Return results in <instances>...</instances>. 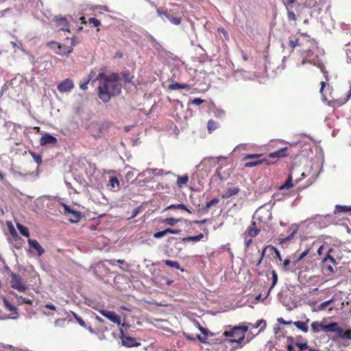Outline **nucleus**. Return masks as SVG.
Segmentation results:
<instances>
[{
    "label": "nucleus",
    "mask_w": 351,
    "mask_h": 351,
    "mask_svg": "<svg viewBox=\"0 0 351 351\" xmlns=\"http://www.w3.org/2000/svg\"><path fill=\"white\" fill-rule=\"evenodd\" d=\"M267 250H270V248H268V246H267V247H265L262 250V252H261V256L260 259L258 260V263H257V264H256V265H257V266H258V265L261 263L262 260H263V257H264V256H265V251H266Z\"/></svg>",
    "instance_id": "6e6d98bb"
},
{
    "label": "nucleus",
    "mask_w": 351,
    "mask_h": 351,
    "mask_svg": "<svg viewBox=\"0 0 351 351\" xmlns=\"http://www.w3.org/2000/svg\"><path fill=\"white\" fill-rule=\"evenodd\" d=\"M268 248H270L271 251H274V253H275L276 257L278 258V260L282 261L280 253L279 250L277 248H276L275 247L271 246V245H268Z\"/></svg>",
    "instance_id": "de8ad7c7"
},
{
    "label": "nucleus",
    "mask_w": 351,
    "mask_h": 351,
    "mask_svg": "<svg viewBox=\"0 0 351 351\" xmlns=\"http://www.w3.org/2000/svg\"><path fill=\"white\" fill-rule=\"evenodd\" d=\"M97 79L102 80L97 88V94L99 98L104 103L108 102L112 97L121 93L122 86L117 73L106 75L101 73L99 74Z\"/></svg>",
    "instance_id": "f257e3e1"
},
{
    "label": "nucleus",
    "mask_w": 351,
    "mask_h": 351,
    "mask_svg": "<svg viewBox=\"0 0 351 351\" xmlns=\"http://www.w3.org/2000/svg\"><path fill=\"white\" fill-rule=\"evenodd\" d=\"M176 208L185 210L188 213H191V211L189 209H188L186 206L183 204H176Z\"/></svg>",
    "instance_id": "bf43d9fd"
},
{
    "label": "nucleus",
    "mask_w": 351,
    "mask_h": 351,
    "mask_svg": "<svg viewBox=\"0 0 351 351\" xmlns=\"http://www.w3.org/2000/svg\"><path fill=\"white\" fill-rule=\"evenodd\" d=\"M11 287L21 292H24L27 289V287L23 283L21 278L16 274L10 271Z\"/></svg>",
    "instance_id": "39448f33"
},
{
    "label": "nucleus",
    "mask_w": 351,
    "mask_h": 351,
    "mask_svg": "<svg viewBox=\"0 0 351 351\" xmlns=\"http://www.w3.org/2000/svg\"><path fill=\"white\" fill-rule=\"evenodd\" d=\"M157 14L160 16H161L163 20L165 19L164 18H165V19H167L168 21H169L173 25H178L181 23V20H180V18L174 17V16L170 15L167 12H162L160 10H157Z\"/></svg>",
    "instance_id": "ddd939ff"
},
{
    "label": "nucleus",
    "mask_w": 351,
    "mask_h": 351,
    "mask_svg": "<svg viewBox=\"0 0 351 351\" xmlns=\"http://www.w3.org/2000/svg\"><path fill=\"white\" fill-rule=\"evenodd\" d=\"M78 43H79V41L77 39V38L73 37L71 38V43L70 47H72V49H73V47L76 46Z\"/></svg>",
    "instance_id": "338daca9"
},
{
    "label": "nucleus",
    "mask_w": 351,
    "mask_h": 351,
    "mask_svg": "<svg viewBox=\"0 0 351 351\" xmlns=\"http://www.w3.org/2000/svg\"><path fill=\"white\" fill-rule=\"evenodd\" d=\"M306 63H311V64H313L314 66L320 69L321 71L324 75L326 80H328V72L324 69V66L322 60H321L317 56L316 57V58H312V59L309 58L308 60L304 59L302 61L301 65H304Z\"/></svg>",
    "instance_id": "423d86ee"
},
{
    "label": "nucleus",
    "mask_w": 351,
    "mask_h": 351,
    "mask_svg": "<svg viewBox=\"0 0 351 351\" xmlns=\"http://www.w3.org/2000/svg\"><path fill=\"white\" fill-rule=\"evenodd\" d=\"M180 221V219H175V218H173V217H169V218H166L163 221V222L165 223L166 224L169 225V226H173L176 224Z\"/></svg>",
    "instance_id": "4c0bfd02"
},
{
    "label": "nucleus",
    "mask_w": 351,
    "mask_h": 351,
    "mask_svg": "<svg viewBox=\"0 0 351 351\" xmlns=\"http://www.w3.org/2000/svg\"><path fill=\"white\" fill-rule=\"evenodd\" d=\"M295 346L298 348L299 351H304L306 349H308V346L306 343L296 342Z\"/></svg>",
    "instance_id": "37998d69"
},
{
    "label": "nucleus",
    "mask_w": 351,
    "mask_h": 351,
    "mask_svg": "<svg viewBox=\"0 0 351 351\" xmlns=\"http://www.w3.org/2000/svg\"><path fill=\"white\" fill-rule=\"evenodd\" d=\"M123 77L126 82H131L133 76L131 75L129 73H124L123 74Z\"/></svg>",
    "instance_id": "603ef678"
},
{
    "label": "nucleus",
    "mask_w": 351,
    "mask_h": 351,
    "mask_svg": "<svg viewBox=\"0 0 351 351\" xmlns=\"http://www.w3.org/2000/svg\"><path fill=\"white\" fill-rule=\"evenodd\" d=\"M262 156V154H251L245 155L243 160L247 161L245 163V167H254L260 165L265 163L267 165H269L273 164L272 162H270L266 158L258 159Z\"/></svg>",
    "instance_id": "7ed1b4c3"
},
{
    "label": "nucleus",
    "mask_w": 351,
    "mask_h": 351,
    "mask_svg": "<svg viewBox=\"0 0 351 351\" xmlns=\"http://www.w3.org/2000/svg\"><path fill=\"white\" fill-rule=\"evenodd\" d=\"M167 234V232H166V229L164 230H162V231H159V232H155L154 234V237L156 238V239H160L165 236H166Z\"/></svg>",
    "instance_id": "49530a36"
},
{
    "label": "nucleus",
    "mask_w": 351,
    "mask_h": 351,
    "mask_svg": "<svg viewBox=\"0 0 351 351\" xmlns=\"http://www.w3.org/2000/svg\"><path fill=\"white\" fill-rule=\"evenodd\" d=\"M309 251H310V249H306V250H304L303 252H302L297 258L296 259L293 261V263L294 265H296L298 262H300V261H302L307 254H308L309 253Z\"/></svg>",
    "instance_id": "e433bc0d"
},
{
    "label": "nucleus",
    "mask_w": 351,
    "mask_h": 351,
    "mask_svg": "<svg viewBox=\"0 0 351 351\" xmlns=\"http://www.w3.org/2000/svg\"><path fill=\"white\" fill-rule=\"evenodd\" d=\"M16 228L21 235L25 237H29V229L26 226L21 225L20 223H17Z\"/></svg>",
    "instance_id": "cd10ccee"
},
{
    "label": "nucleus",
    "mask_w": 351,
    "mask_h": 351,
    "mask_svg": "<svg viewBox=\"0 0 351 351\" xmlns=\"http://www.w3.org/2000/svg\"><path fill=\"white\" fill-rule=\"evenodd\" d=\"M248 330V326H234L229 331H225L223 335L226 337H231L234 339H230V342L231 343H237L239 344V348L243 346V345L246 344L249 342V340L244 341L245 339V333Z\"/></svg>",
    "instance_id": "f03ea898"
},
{
    "label": "nucleus",
    "mask_w": 351,
    "mask_h": 351,
    "mask_svg": "<svg viewBox=\"0 0 351 351\" xmlns=\"http://www.w3.org/2000/svg\"><path fill=\"white\" fill-rule=\"evenodd\" d=\"M99 313L103 316H104L108 319H109L110 322H112L114 324H117V325L121 324V317L119 315H117L114 312L108 311V310L101 309V310H99Z\"/></svg>",
    "instance_id": "1a4fd4ad"
},
{
    "label": "nucleus",
    "mask_w": 351,
    "mask_h": 351,
    "mask_svg": "<svg viewBox=\"0 0 351 351\" xmlns=\"http://www.w3.org/2000/svg\"><path fill=\"white\" fill-rule=\"evenodd\" d=\"M277 321L280 324H285V325H290L292 323L291 321H289V322L285 321L282 317L278 318Z\"/></svg>",
    "instance_id": "052dcab7"
},
{
    "label": "nucleus",
    "mask_w": 351,
    "mask_h": 351,
    "mask_svg": "<svg viewBox=\"0 0 351 351\" xmlns=\"http://www.w3.org/2000/svg\"><path fill=\"white\" fill-rule=\"evenodd\" d=\"M219 127V124L217 122L210 119L208 121V130L209 132H212L213 130H216Z\"/></svg>",
    "instance_id": "72a5a7b5"
},
{
    "label": "nucleus",
    "mask_w": 351,
    "mask_h": 351,
    "mask_svg": "<svg viewBox=\"0 0 351 351\" xmlns=\"http://www.w3.org/2000/svg\"><path fill=\"white\" fill-rule=\"evenodd\" d=\"M203 237H204V234L202 233H200L196 236L185 237L182 239V241L184 242L186 241H191L197 242V241H200Z\"/></svg>",
    "instance_id": "f704fd0d"
},
{
    "label": "nucleus",
    "mask_w": 351,
    "mask_h": 351,
    "mask_svg": "<svg viewBox=\"0 0 351 351\" xmlns=\"http://www.w3.org/2000/svg\"><path fill=\"white\" fill-rule=\"evenodd\" d=\"M287 147L279 149L278 150L271 152L269 154L270 158H279L286 156Z\"/></svg>",
    "instance_id": "aec40b11"
},
{
    "label": "nucleus",
    "mask_w": 351,
    "mask_h": 351,
    "mask_svg": "<svg viewBox=\"0 0 351 351\" xmlns=\"http://www.w3.org/2000/svg\"><path fill=\"white\" fill-rule=\"evenodd\" d=\"M49 46L54 50L56 53L60 56H68L73 51L72 47L60 45L58 43L52 41L49 43Z\"/></svg>",
    "instance_id": "20e7f679"
},
{
    "label": "nucleus",
    "mask_w": 351,
    "mask_h": 351,
    "mask_svg": "<svg viewBox=\"0 0 351 351\" xmlns=\"http://www.w3.org/2000/svg\"><path fill=\"white\" fill-rule=\"evenodd\" d=\"M328 260H330L333 264H336V261L335 259L330 256L328 254H327V256L323 259V262H326V261Z\"/></svg>",
    "instance_id": "0e129e2a"
},
{
    "label": "nucleus",
    "mask_w": 351,
    "mask_h": 351,
    "mask_svg": "<svg viewBox=\"0 0 351 351\" xmlns=\"http://www.w3.org/2000/svg\"><path fill=\"white\" fill-rule=\"evenodd\" d=\"M258 232H259V230L256 227L251 226L248 228V234L251 237H256L258 234Z\"/></svg>",
    "instance_id": "a19ab883"
},
{
    "label": "nucleus",
    "mask_w": 351,
    "mask_h": 351,
    "mask_svg": "<svg viewBox=\"0 0 351 351\" xmlns=\"http://www.w3.org/2000/svg\"><path fill=\"white\" fill-rule=\"evenodd\" d=\"M27 242L31 247L35 249L37 251L39 256H41L44 254L45 250L36 240L29 239Z\"/></svg>",
    "instance_id": "4468645a"
},
{
    "label": "nucleus",
    "mask_w": 351,
    "mask_h": 351,
    "mask_svg": "<svg viewBox=\"0 0 351 351\" xmlns=\"http://www.w3.org/2000/svg\"><path fill=\"white\" fill-rule=\"evenodd\" d=\"M203 102H204V100L200 98H195L191 101V104H193L195 106H199V105L202 104Z\"/></svg>",
    "instance_id": "4d7b16f0"
},
{
    "label": "nucleus",
    "mask_w": 351,
    "mask_h": 351,
    "mask_svg": "<svg viewBox=\"0 0 351 351\" xmlns=\"http://www.w3.org/2000/svg\"><path fill=\"white\" fill-rule=\"evenodd\" d=\"M188 180L189 177L187 175L183 176H178L177 180V185L178 186V187L182 188L184 184H186Z\"/></svg>",
    "instance_id": "473e14b6"
},
{
    "label": "nucleus",
    "mask_w": 351,
    "mask_h": 351,
    "mask_svg": "<svg viewBox=\"0 0 351 351\" xmlns=\"http://www.w3.org/2000/svg\"><path fill=\"white\" fill-rule=\"evenodd\" d=\"M90 80V78L89 77L88 79H87L85 82H84L83 83H82L80 85V87L82 90H86L88 88V84L89 83Z\"/></svg>",
    "instance_id": "864d4df0"
},
{
    "label": "nucleus",
    "mask_w": 351,
    "mask_h": 351,
    "mask_svg": "<svg viewBox=\"0 0 351 351\" xmlns=\"http://www.w3.org/2000/svg\"><path fill=\"white\" fill-rule=\"evenodd\" d=\"M341 339L350 340L351 339V329H348L346 331L343 330Z\"/></svg>",
    "instance_id": "a18cd8bd"
},
{
    "label": "nucleus",
    "mask_w": 351,
    "mask_h": 351,
    "mask_svg": "<svg viewBox=\"0 0 351 351\" xmlns=\"http://www.w3.org/2000/svg\"><path fill=\"white\" fill-rule=\"evenodd\" d=\"M240 189L239 187L229 188L222 194V197L223 199L230 198V197L237 195Z\"/></svg>",
    "instance_id": "6ab92c4d"
},
{
    "label": "nucleus",
    "mask_w": 351,
    "mask_h": 351,
    "mask_svg": "<svg viewBox=\"0 0 351 351\" xmlns=\"http://www.w3.org/2000/svg\"><path fill=\"white\" fill-rule=\"evenodd\" d=\"M215 114L218 118H222L225 115V111L221 109H217L215 111Z\"/></svg>",
    "instance_id": "3c124183"
},
{
    "label": "nucleus",
    "mask_w": 351,
    "mask_h": 351,
    "mask_svg": "<svg viewBox=\"0 0 351 351\" xmlns=\"http://www.w3.org/2000/svg\"><path fill=\"white\" fill-rule=\"evenodd\" d=\"M218 32H221L223 35V36H224V38H225V39L226 40H229L228 34L227 32L225 30L224 28H222V27L221 28H219L218 29Z\"/></svg>",
    "instance_id": "13d9d810"
},
{
    "label": "nucleus",
    "mask_w": 351,
    "mask_h": 351,
    "mask_svg": "<svg viewBox=\"0 0 351 351\" xmlns=\"http://www.w3.org/2000/svg\"><path fill=\"white\" fill-rule=\"evenodd\" d=\"M4 304L7 309H8L10 311L14 312L15 314H17L16 308L12 305L6 299L3 300Z\"/></svg>",
    "instance_id": "79ce46f5"
},
{
    "label": "nucleus",
    "mask_w": 351,
    "mask_h": 351,
    "mask_svg": "<svg viewBox=\"0 0 351 351\" xmlns=\"http://www.w3.org/2000/svg\"><path fill=\"white\" fill-rule=\"evenodd\" d=\"M191 88V86L189 84L186 83H178L175 82L172 83L169 86V88L171 90H178V89H186L189 90Z\"/></svg>",
    "instance_id": "a211bd4d"
},
{
    "label": "nucleus",
    "mask_w": 351,
    "mask_h": 351,
    "mask_svg": "<svg viewBox=\"0 0 351 351\" xmlns=\"http://www.w3.org/2000/svg\"><path fill=\"white\" fill-rule=\"evenodd\" d=\"M56 19L57 21H59L60 25H61V27L60 28L62 31H67V23L65 19L62 18V16H56Z\"/></svg>",
    "instance_id": "c85d7f7f"
},
{
    "label": "nucleus",
    "mask_w": 351,
    "mask_h": 351,
    "mask_svg": "<svg viewBox=\"0 0 351 351\" xmlns=\"http://www.w3.org/2000/svg\"><path fill=\"white\" fill-rule=\"evenodd\" d=\"M64 208V213L67 215H70L69 219L70 222L77 223L80 221L82 217L81 213L77 210L71 208L68 205L62 204Z\"/></svg>",
    "instance_id": "0eeeda50"
},
{
    "label": "nucleus",
    "mask_w": 351,
    "mask_h": 351,
    "mask_svg": "<svg viewBox=\"0 0 351 351\" xmlns=\"http://www.w3.org/2000/svg\"><path fill=\"white\" fill-rule=\"evenodd\" d=\"M167 234H179L181 230H174L171 228H167L166 229Z\"/></svg>",
    "instance_id": "e2e57ef3"
},
{
    "label": "nucleus",
    "mask_w": 351,
    "mask_h": 351,
    "mask_svg": "<svg viewBox=\"0 0 351 351\" xmlns=\"http://www.w3.org/2000/svg\"><path fill=\"white\" fill-rule=\"evenodd\" d=\"M145 36L148 39V41L151 43L154 50L158 54H162L165 49L162 45L155 39V38L149 33L146 32Z\"/></svg>",
    "instance_id": "9b49d317"
},
{
    "label": "nucleus",
    "mask_w": 351,
    "mask_h": 351,
    "mask_svg": "<svg viewBox=\"0 0 351 351\" xmlns=\"http://www.w3.org/2000/svg\"><path fill=\"white\" fill-rule=\"evenodd\" d=\"M221 167H218L216 171H215V175L219 178L220 180H223V178L221 177Z\"/></svg>",
    "instance_id": "69168bd1"
},
{
    "label": "nucleus",
    "mask_w": 351,
    "mask_h": 351,
    "mask_svg": "<svg viewBox=\"0 0 351 351\" xmlns=\"http://www.w3.org/2000/svg\"><path fill=\"white\" fill-rule=\"evenodd\" d=\"M90 269L93 270V273L96 277L100 278L101 274L99 273V270L101 269H105V266L103 263H99L95 266H92Z\"/></svg>",
    "instance_id": "a878e982"
},
{
    "label": "nucleus",
    "mask_w": 351,
    "mask_h": 351,
    "mask_svg": "<svg viewBox=\"0 0 351 351\" xmlns=\"http://www.w3.org/2000/svg\"><path fill=\"white\" fill-rule=\"evenodd\" d=\"M56 142V138L49 134H44L40 138V144L42 145H45L47 144H55Z\"/></svg>",
    "instance_id": "2eb2a0df"
},
{
    "label": "nucleus",
    "mask_w": 351,
    "mask_h": 351,
    "mask_svg": "<svg viewBox=\"0 0 351 351\" xmlns=\"http://www.w3.org/2000/svg\"><path fill=\"white\" fill-rule=\"evenodd\" d=\"M74 87L73 82L70 78H66L58 85V90L61 93H69Z\"/></svg>",
    "instance_id": "9d476101"
},
{
    "label": "nucleus",
    "mask_w": 351,
    "mask_h": 351,
    "mask_svg": "<svg viewBox=\"0 0 351 351\" xmlns=\"http://www.w3.org/2000/svg\"><path fill=\"white\" fill-rule=\"evenodd\" d=\"M44 308H49V309H51L52 311H56V307L52 304H46L43 306Z\"/></svg>",
    "instance_id": "774afa93"
},
{
    "label": "nucleus",
    "mask_w": 351,
    "mask_h": 351,
    "mask_svg": "<svg viewBox=\"0 0 351 351\" xmlns=\"http://www.w3.org/2000/svg\"><path fill=\"white\" fill-rule=\"evenodd\" d=\"M309 322V319H306V322L296 321L293 322L294 326L301 331L307 332L308 330L306 324Z\"/></svg>",
    "instance_id": "412c9836"
},
{
    "label": "nucleus",
    "mask_w": 351,
    "mask_h": 351,
    "mask_svg": "<svg viewBox=\"0 0 351 351\" xmlns=\"http://www.w3.org/2000/svg\"><path fill=\"white\" fill-rule=\"evenodd\" d=\"M219 202V199L218 198H213V199H211L210 201L206 203V204L204 206H203L202 207V210H205V211H207L208 209L213 206V205H216Z\"/></svg>",
    "instance_id": "2f4dec72"
},
{
    "label": "nucleus",
    "mask_w": 351,
    "mask_h": 351,
    "mask_svg": "<svg viewBox=\"0 0 351 351\" xmlns=\"http://www.w3.org/2000/svg\"><path fill=\"white\" fill-rule=\"evenodd\" d=\"M287 19H288V21H295L296 16H295V14H294V12L291 10H289V8H287Z\"/></svg>",
    "instance_id": "c03bdc74"
},
{
    "label": "nucleus",
    "mask_w": 351,
    "mask_h": 351,
    "mask_svg": "<svg viewBox=\"0 0 351 351\" xmlns=\"http://www.w3.org/2000/svg\"><path fill=\"white\" fill-rule=\"evenodd\" d=\"M31 154L37 164L41 163L42 158L40 155L36 154V153L34 152H32Z\"/></svg>",
    "instance_id": "8fccbe9b"
},
{
    "label": "nucleus",
    "mask_w": 351,
    "mask_h": 351,
    "mask_svg": "<svg viewBox=\"0 0 351 351\" xmlns=\"http://www.w3.org/2000/svg\"><path fill=\"white\" fill-rule=\"evenodd\" d=\"M119 181L117 177L112 176L110 178L109 186L111 190H118L119 189Z\"/></svg>",
    "instance_id": "5701e85b"
},
{
    "label": "nucleus",
    "mask_w": 351,
    "mask_h": 351,
    "mask_svg": "<svg viewBox=\"0 0 351 351\" xmlns=\"http://www.w3.org/2000/svg\"><path fill=\"white\" fill-rule=\"evenodd\" d=\"M248 326L252 328H258V327H261L259 332H261L266 327V322L264 319H259L254 324H249Z\"/></svg>",
    "instance_id": "393cba45"
},
{
    "label": "nucleus",
    "mask_w": 351,
    "mask_h": 351,
    "mask_svg": "<svg viewBox=\"0 0 351 351\" xmlns=\"http://www.w3.org/2000/svg\"><path fill=\"white\" fill-rule=\"evenodd\" d=\"M298 230V227H296L289 236H287L285 238H282V239H278L279 243L282 244V243L291 241L293 239V237H294L295 234L297 233Z\"/></svg>",
    "instance_id": "bb28decb"
},
{
    "label": "nucleus",
    "mask_w": 351,
    "mask_h": 351,
    "mask_svg": "<svg viewBox=\"0 0 351 351\" xmlns=\"http://www.w3.org/2000/svg\"><path fill=\"white\" fill-rule=\"evenodd\" d=\"M332 300H326L325 302H323L322 303H321V304L319 305V308L320 309H324L328 305H329L330 303L332 302Z\"/></svg>",
    "instance_id": "5fc2aeb1"
},
{
    "label": "nucleus",
    "mask_w": 351,
    "mask_h": 351,
    "mask_svg": "<svg viewBox=\"0 0 351 351\" xmlns=\"http://www.w3.org/2000/svg\"><path fill=\"white\" fill-rule=\"evenodd\" d=\"M292 174H293V173H292V171H291L286 182L279 187L280 190H282L285 189H289L291 186H293V176H292Z\"/></svg>",
    "instance_id": "b1692460"
},
{
    "label": "nucleus",
    "mask_w": 351,
    "mask_h": 351,
    "mask_svg": "<svg viewBox=\"0 0 351 351\" xmlns=\"http://www.w3.org/2000/svg\"><path fill=\"white\" fill-rule=\"evenodd\" d=\"M223 159H226V158L223 156L204 158L198 165L195 166V168L197 169L201 165H206L207 162H212L216 164Z\"/></svg>",
    "instance_id": "dca6fc26"
},
{
    "label": "nucleus",
    "mask_w": 351,
    "mask_h": 351,
    "mask_svg": "<svg viewBox=\"0 0 351 351\" xmlns=\"http://www.w3.org/2000/svg\"><path fill=\"white\" fill-rule=\"evenodd\" d=\"M335 213H346L351 212V206L337 205L335 206Z\"/></svg>",
    "instance_id": "7c9ffc66"
},
{
    "label": "nucleus",
    "mask_w": 351,
    "mask_h": 351,
    "mask_svg": "<svg viewBox=\"0 0 351 351\" xmlns=\"http://www.w3.org/2000/svg\"><path fill=\"white\" fill-rule=\"evenodd\" d=\"M164 263L167 266H169L170 267H173L177 269H180L182 271H184L183 269L180 268V265L179 263L177 261H171V260H165L164 261Z\"/></svg>",
    "instance_id": "c756f323"
},
{
    "label": "nucleus",
    "mask_w": 351,
    "mask_h": 351,
    "mask_svg": "<svg viewBox=\"0 0 351 351\" xmlns=\"http://www.w3.org/2000/svg\"><path fill=\"white\" fill-rule=\"evenodd\" d=\"M89 23L93 24L95 27H99L101 25L100 21L96 18H90L88 20Z\"/></svg>",
    "instance_id": "09e8293b"
},
{
    "label": "nucleus",
    "mask_w": 351,
    "mask_h": 351,
    "mask_svg": "<svg viewBox=\"0 0 351 351\" xmlns=\"http://www.w3.org/2000/svg\"><path fill=\"white\" fill-rule=\"evenodd\" d=\"M139 212H140V208H134V209L133 210V211H132V216L129 218V219H133V218L136 217L138 215Z\"/></svg>",
    "instance_id": "680f3d73"
},
{
    "label": "nucleus",
    "mask_w": 351,
    "mask_h": 351,
    "mask_svg": "<svg viewBox=\"0 0 351 351\" xmlns=\"http://www.w3.org/2000/svg\"><path fill=\"white\" fill-rule=\"evenodd\" d=\"M121 333V339L122 341V344L126 347H133L138 346V343H136V339L131 337L130 336H127L123 333V330H120Z\"/></svg>",
    "instance_id": "f8f14e48"
},
{
    "label": "nucleus",
    "mask_w": 351,
    "mask_h": 351,
    "mask_svg": "<svg viewBox=\"0 0 351 351\" xmlns=\"http://www.w3.org/2000/svg\"><path fill=\"white\" fill-rule=\"evenodd\" d=\"M73 317L75 318L77 322L83 328H86V324L85 322L77 314L74 312H72Z\"/></svg>",
    "instance_id": "ea45409f"
},
{
    "label": "nucleus",
    "mask_w": 351,
    "mask_h": 351,
    "mask_svg": "<svg viewBox=\"0 0 351 351\" xmlns=\"http://www.w3.org/2000/svg\"><path fill=\"white\" fill-rule=\"evenodd\" d=\"M0 351H27L25 349H21L9 344H0Z\"/></svg>",
    "instance_id": "4be33fe9"
},
{
    "label": "nucleus",
    "mask_w": 351,
    "mask_h": 351,
    "mask_svg": "<svg viewBox=\"0 0 351 351\" xmlns=\"http://www.w3.org/2000/svg\"><path fill=\"white\" fill-rule=\"evenodd\" d=\"M289 45L291 48V50L290 51V53H291L293 51V49L296 46L299 45L298 38H293V37L289 38Z\"/></svg>",
    "instance_id": "c9c22d12"
},
{
    "label": "nucleus",
    "mask_w": 351,
    "mask_h": 351,
    "mask_svg": "<svg viewBox=\"0 0 351 351\" xmlns=\"http://www.w3.org/2000/svg\"><path fill=\"white\" fill-rule=\"evenodd\" d=\"M325 328L327 330V332H331L335 333L333 339H341L343 329L339 326L337 322H331L328 324V326L325 327Z\"/></svg>",
    "instance_id": "6e6552de"
},
{
    "label": "nucleus",
    "mask_w": 351,
    "mask_h": 351,
    "mask_svg": "<svg viewBox=\"0 0 351 351\" xmlns=\"http://www.w3.org/2000/svg\"><path fill=\"white\" fill-rule=\"evenodd\" d=\"M271 274H272V283H271V285L269 290L267 293V295H269L270 290L275 287V285H276L277 281H278L277 273L275 271H272Z\"/></svg>",
    "instance_id": "58836bf2"
},
{
    "label": "nucleus",
    "mask_w": 351,
    "mask_h": 351,
    "mask_svg": "<svg viewBox=\"0 0 351 351\" xmlns=\"http://www.w3.org/2000/svg\"><path fill=\"white\" fill-rule=\"evenodd\" d=\"M328 326V324H324L322 322H313L311 324V330L313 332H319L320 330L327 332V330L325 327Z\"/></svg>",
    "instance_id": "f3484780"
}]
</instances>
